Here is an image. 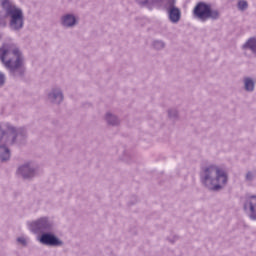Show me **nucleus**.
Masks as SVG:
<instances>
[{
	"label": "nucleus",
	"instance_id": "nucleus-1",
	"mask_svg": "<svg viewBox=\"0 0 256 256\" xmlns=\"http://www.w3.org/2000/svg\"><path fill=\"white\" fill-rule=\"evenodd\" d=\"M27 130L23 127H15L9 122L0 123V162L5 163L11 159L10 145H25Z\"/></svg>",
	"mask_w": 256,
	"mask_h": 256
},
{
	"label": "nucleus",
	"instance_id": "nucleus-2",
	"mask_svg": "<svg viewBox=\"0 0 256 256\" xmlns=\"http://www.w3.org/2000/svg\"><path fill=\"white\" fill-rule=\"evenodd\" d=\"M200 181L209 191H221L227 185L229 177L223 168L211 164L201 168Z\"/></svg>",
	"mask_w": 256,
	"mask_h": 256
},
{
	"label": "nucleus",
	"instance_id": "nucleus-3",
	"mask_svg": "<svg viewBox=\"0 0 256 256\" xmlns=\"http://www.w3.org/2000/svg\"><path fill=\"white\" fill-rule=\"evenodd\" d=\"M1 7L6 11V15L10 17L9 27L11 31H21L25 27V16L23 10L12 4L9 0H0Z\"/></svg>",
	"mask_w": 256,
	"mask_h": 256
},
{
	"label": "nucleus",
	"instance_id": "nucleus-4",
	"mask_svg": "<svg viewBox=\"0 0 256 256\" xmlns=\"http://www.w3.org/2000/svg\"><path fill=\"white\" fill-rule=\"evenodd\" d=\"M193 17L194 19H198V21H201L202 23H205V21H219L221 19V11L218 9H213L210 3L207 2H198L193 11Z\"/></svg>",
	"mask_w": 256,
	"mask_h": 256
},
{
	"label": "nucleus",
	"instance_id": "nucleus-5",
	"mask_svg": "<svg viewBox=\"0 0 256 256\" xmlns=\"http://www.w3.org/2000/svg\"><path fill=\"white\" fill-rule=\"evenodd\" d=\"M0 61L3 65H23L25 57L19 48L11 51L9 44H3L0 47Z\"/></svg>",
	"mask_w": 256,
	"mask_h": 256
},
{
	"label": "nucleus",
	"instance_id": "nucleus-6",
	"mask_svg": "<svg viewBox=\"0 0 256 256\" xmlns=\"http://www.w3.org/2000/svg\"><path fill=\"white\" fill-rule=\"evenodd\" d=\"M28 228L34 235H43L48 231H55V223L48 217H41L31 222H28Z\"/></svg>",
	"mask_w": 256,
	"mask_h": 256
},
{
	"label": "nucleus",
	"instance_id": "nucleus-7",
	"mask_svg": "<svg viewBox=\"0 0 256 256\" xmlns=\"http://www.w3.org/2000/svg\"><path fill=\"white\" fill-rule=\"evenodd\" d=\"M16 173L18 177H21L26 181H31L40 175L41 170L39 169V164L30 161L19 166Z\"/></svg>",
	"mask_w": 256,
	"mask_h": 256
},
{
	"label": "nucleus",
	"instance_id": "nucleus-8",
	"mask_svg": "<svg viewBox=\"0 0 256 256\" xmlns=\"http://www.w3.org/2000/svg\"><path fill=\"white\" fill-rule=\"evenodd\" d=\"M136 3L139 4L140 7H146L150 11L153 8L158 7L164 4L165 9H170L171 7H175L177 5V0H135Z\"/></svg>",
	"mask_w": 256,
	"mask_h": 256
},
{
	"label": "nucleus",
	"instance_id": "nucleus-9",
	"mask_svg": "<svg viewBox=\"0 0 256 256\" xmlns=\"http://www.w3.org/2000/svg\"><path fill=\"white\" fill-rule=\"evenodd\" d=\"M38 241L41 245H46V247H63V242L55 235V231L40 234Z\"/></svg>",
	"mask_w": 256,
	"mask_h": 256
},
{
	"label": "nucleus",
	"instance_id": "nucleus-10",
	"mask_svg": "<svg viewBox=\"0 0 256 256\" xmlns=\"http://www.w3.org/2000/svg\"><path fill=\"white\" fill-rule=\"evenodd\" d=\"M244 211L248 214L252 221H256V195L246 198L244 203Z\"/></svg>",
	"mask_w": 256,
	"mask_h": 256
},
{
	"label": "nucleus",
	"instance_id": "nucleus-11",
	"mask_svg": "<svg viewBox=\"0 0 256 256\" xmlns=\"http://www.w3.org/2000/svg\"><path fill=\"white\" fill-rule=\"evenodd\" d=\"M63 99V90H61L59 87L52 88L48 93V101H50V103L60 105V103H63Z\"/></svg>",
	"mask_w": 256,
	"mask_h": 256
},
{
	"label": "nucleus",
	"instance_id": "nucleus-12",
	"mask_svg": "<svg viewBox=\"0 0 256 256\" xmlns=\"http://www.w3.org/2000/svg\"><path fill=\"white\" fill-rule=\"evenodd\" d=\"M166 13L171 23H178L179 21H181V9H179V7L172 6L170 8H167Z\"/></svg>",
	"mask_w": 256,
	"mask_h": 256
},
{
	"label": "nucleus",
	"instance_id": "nucleus-13",
	"mask_svg": "<svg viewBox=\"0 0 256 256\" xmlns=\"http://www.w3.org/2000/svg\"><path fill=\"white\" fill-rule=\"evenodd\" d=\"M6 69L12 77H23L25 75V66L23 65H6Z\"/></svg>",
	"mask_w": 256,
	"mask_h": 256
},
{
	"label": "nucleus",
	"instance_id": "nucleus-14",
	"mask_svg": "<svg viewBox=\"0 0 256 256\" xmlns=\"http://www.w3.org/2000/svg\"><path fill=\"white\" fill-rule=\"evenodd\" d=\"M61 25L67 29L75 27L77 25V18L73 14H65L61 17Z\"/></svg>",
	"mask_w": 256,
	"mask_h": 256
},
{
	"label": "nucleus",
	"instance_id": "nucleus-15",
	"mask_svg": "<svg viewBox=\"0 0 256 256\" xmlns=\"http://www.w3.org/2000/svg\"><path fill=\"white\" fill-rule=\"evenodd\" d=\"M242 82L246 93H253V91H255V80L253 78L246 76L243 78Z\"/></svg>",
	"mask_w": 256,
	"mask_h": 256
},
{
	"label": "nucleus",
	"instance_id": "nucleus-16",
	"mask_svg": "<svg viewBox=\"0 0 256 256\" xmlns=\"http://www.w3.org/2000/svg\"><path fill=\"white\" fill-rule=\"evenodd\" d=\"M242 49L249 50L253 55L256 56V38L251 37L249 38L242 46Z\"/></svg>",
	"mask_w": 256,
	"mask_h": 256
},
{
	"label": "nucleus",
	"instance_id": "nucleus-17",
	"mask_svg": "<svg viewBox=\"0 0 256 256\" xmlns=\"http://www.w3.org/2000/svg\"><path fill=\"white\" fill-rule=\"evenodd\" d=\"M105 120H106V123H108V125H112L113 127H115V126L119 125V123H121L119 118L111 112L106 113Z\"/></svg>",
	"mask_w": 256,
	"mask_h": 256
},
{
	"label": "nucleus",
	"instance_id": "nucleus-18",
	"mask_svg": "<svg viewBox=\"0 0 256 256\" xmlns=\"http://www.w3.org/2000/svg\"><path fill=\"white\" fill-rule=\"evenodd\" d=\"M152 47L156 51H161V50L165 49V43L162 40H154L152 42Z\"/></svg>",
	"mask_w": 256,
	"mask_h": 256
},
{
	"label": "nucleus",
	"instance_id": "nucleus-19",
	"mask_svg": "<svg viewBox=\"0 0 256 256\" xmlns=\"http://www.w3.org/2000/svg\"><path fill=\"white\" fill-rule=\"evenodd\" d=\"M5 14L0 15V27L1 28H5L7 27V17H9V15H7V10H4Z\"/></svg>",
	"mask_w": 256,
	"mask_h": 256
},
{
	"label": "nucleus",
	"instance_id": "nucleus-20",
	"mask_svg": "<svg viewBox=\"0 0 256 256\" xmlns=\"http://www.w3.org/2000/svg\"><path fill=\"white\" fill-rule=\"evenodd\" d=\"M256 172L255 171H248L245 176V181L251 183V181H255Z\"/></svg>",
	"mask_w": 256,
	"mask_h": 256
},
{
	"label": "nucleus",
	"instance_id": "nucleus-21",
	"mask_svg": "<svg viewBox=\"0 0 256 256\" xmlns=\"http://www.w3.org/2000/svg\"><path fill=\"white\" fill-rule=\"evenodd\" d=\"M249 4L245 0L238 1V9L239 11H246L248 9Z\"/></svg>",
	"mask_w": 256,
	"mask_h": 256
},
{
	"label": "nucleus",
	"instance_id": "nucleus-22",
	"mask_svg": "<svg viewBox=\"0 0 256 256\" xmlns=\"http://www.w3.org/2000/svg\"><path fill=\"white\" fill-rule=\"evenodd\" d=\"M17 243H19L20 245H22L23 247H27L28 243H29V238H25L23 236L18 237L17 238Z\"/></svg>",
	"mask_w": 256,
	"mask_h": 256
},
{
	"label": "nucleus",
	"instance_id": "nucleus-23",
	"mask_svg": "<svg viewBox=\"0 0 256 256\" xmlns=\"http://www.w3.org/2000/svg\"><path fill=\"white\" fill-rule=\"evenodd\" d=\"M178 115H179V112H177V109H169L168 110V117L170 119H177Z\"/></svg>",
	"mask_w": 256,
	"mask_h": 256
},
{
	"label": "nucleus",
	"instance_id": "nucleus-24",
	"mask_svg": "<svg viewBox=\"0 0 256 256\" xmlns=\"http://www.w3.org/2000/svg\"><path fill=\"white\" fill-rule=\"evenodd\" d=\"M6 81H7V77L3 72L0 71V89L5 87Z\"/></svg>",
	"mask_w": 256,
	"mask_h": 256
}]
</instances>
